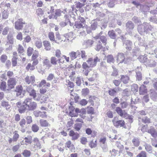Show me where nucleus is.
<instances>
[{"mask_svg": "<svg viewBox=\"0 0 157 157\" xmlns=\"http://www.w3.org/2000/svg\"><path fill=\"white\" fill-rule=\"evenodd\" d=\"M16 105L18 108L19 112L22 113L25 112L27 109L33 110L35 109L37 106L36 103L33 101L31 98H27L22 103L21 101L16 103Z\"/></svg>", "mask_w": 157, "mask_h": 157, "instance_id": "nucleus-1", "label": "nucleus"}, {"mask_svg": "<svg viewBox=\"0 0 157 157\" xmlns=\"http://www.w3.org/2000/svg\"><path fill=\"white\" fill-rule=\"evenodd\" d=\"M78 21H76L75 23V26L78 29L83 28L85 25L86 21L85 18L79 16L78 17Z\"/></svg>", "mask_w": 157, "mask_h": 157, "instance_id": "nucleus-2", "label": "nucleus"}, {"mask_svg": "<svg viewBox=\"0 0 157 157\" xmlns=\"http://www.w3.org/2000/svg\"><path fill=\"white\" fill-rule=\"evenodd\" d=\"M69 112L68 113V115L71 117H77L78 115V113L80 112L79 109L78 108L75 109L73 106H71L69 107Z\"/></svg>", "mask_w": 157, "mask_h": 157, "instance_id": "nucleus-3", "label": "nucleus"}, {"mask_svg": "<svg viewBox=\"0 0 157 157\" xmlns=\"http://www.w3.org/2000/svg\"><path fill=\"white\" fill-rule=\"evenodd\" d=\"M7 83L8 89L6 90H10L14 88L17 84V81L15 78H12L8 79Z\"/></svg>", "mask_w": 157, "mask_h": 157, "instance_id": "nucleus-4", "label": "nucleus"}, {"mask_svg": "<svg viewBox=\"0 0 157 157\" xmlns=\"http://www.w3.org/2000/svg\"><path fill=\"white\" fill-rule=\"evenodd\" d=\"M100 61V59L97 56L95 57L93 59L92 58H90L87 60V62L91 67H95L96 65L97 62Z\"/></svg>", "mask_w": 157, "mask_h": 157, "instance_id": "nucleus-5", "label": "nucleus"}, {"mask_svg": "<svg viewBox=\"0 0 157 157\" xmlns=\"http://www.w3.org/2000/svg\"><path fill=\"white\" fill-rule=\"evenodd\" d=\"M115 111L121 117L126 118L129 117V115L125 112V110H122L119 107H116Z\"/></svg>", "mask_w": 157, "mask_h": 157, "instance_id": "nucleus-6", "label": "nucleus"}, {"mask_svg": "<svg viewBox=\"0 0 157 157\" xmlns=\"http://www.w3.org/2000/svg\"><path fill=\"white\" fill-rule=\"evenodd\" d=\"M117 117H114L112 120V122L114 125L116 127H124L125 125V122L123 120L116 121Z\"/></svg>", "mask_w": 157, "mask_h": 157, "instance_id": "nucleus-7", "label": "nucleus"}, {"mask_svg": "<svg viewBox=\"0 0 157 157\" xmlns=\"http://www.w3.org/2000/svg\"><path fill=\"white\" fill-rule=\"evenodd\" d=\"M25 24L26 23L24 22H23V20L22 19H19L15 22V29L18 30H22L23 27V25Z\"/></svg>", "mask_w": 157, "mask_h": 157, "instance_id": "nucleus-8", "label": "nucleus"}, {"mask_svg": "<svg viewBox=\"0 0 157 157\" xmlns=\"http://www.w3.org/2000/svg\"><path fill=\"white\" fill-rule=\"evenodd\" d=\"M101 34L102 33L100 32L98 35L94 37V38L96 40L100 39V41L105 46L107 44V39L105 36H101Z\"/></svg>", "mask_w": 157, "mask_h": 157, "instance_id": "nucleus-9", "label": "nucleus"}, {"mask_svg": "<svg viewBox=\"0 0 157 157\" xmlns=\"http://www.w3.org/2000/svg\"><path fill=\"white\" fill-rule=\"evenodd\" d=\"M95 49L96 51H99L101 49H102L103 51H105L106 50H108V49L107 48H105V47H103L100 40L96 42Z\"/></svg>", "mask_w": 157, "mask_h": 157, "instance_id": "nucleus-10", "label": "nucleus"}, {"mask_svg": "<svg viewBox=\"0 0 157 157\" xmlns=\"http://www.w3.org/2000/svg\"><path fill=\"white\" fill-rule=\"evenodd\" d=\"M23 89L22 86L21 85H18L16 86L14 92L16 94V96L18 97L21 96L23 92Z\"/></svg>", "mask_w": 157, "mask_h": 157, "instance_id": "nucleus-11", "label": "nucleus"}, {"mask_svg": "<svg viewBox=\"0 0 157 157\" xmlns=\"http://www.w3.org/2000/svg\"><path fill=\"white\" fill-rule=\"evenodd\" d=\"M125 56L124 53H118L117 59V62L119 63H122L124 62L126 63V62L125 61Z\"/></svg>", "mask_w": 157, "mask_h": 157, "instance_id": "nucleus-12", "label": "nucleus"}, {"mask_svg": "<svg viewBox=\"0 0 157 157\" xmlns=\"http://www.w3.org/2000/svg\"><path fill=\"white\" fill-rule=\"evenodd\" d=\"M12 57L11 60L12 65L13 67H14L17 66L18 59V55L16 52H13Z\"/></svg>", "mask_w": 157, "mask_h": 157, "instance_id": "nucleus-13", "label": "nucleus"}, {"mask_svg": "<svg viewBox=\"0 0 157 157\" xmlns=\"http://www.w3.org/2000/svg\"><path fill=\"white\" fill-rule=\"evenodd\" d=\"M35 77L34 75L31 76L30 77L27 76L25 78V82L28 84H33L35 82Z\"/></svg>", "mask_w": 157, "mask_h": 157, "instance_id": "nucleus-14", "label": "nucleus"}, {"mask_svg": "<svg viewBox=\"0 0 157 157\" xmlns=\"http://www.w3.org/2000/svg\"><path fill=\"white\" fill-rule=\"evenodd\" d=\"M69 56L70 58L72 60L76 59L78 56H79L80 55V52L78 50L76 52H72L69 53Z\"/></svg>", "mask_w": 157, "mask_h": 157, "instance_id": "nucleus-15", "label": "nucleus"}, {"mask_svg": "<svg viewBox=\"0 0 157 157\" xmlns=\"http://www.w3.org/2000/svg\"><path fill=\"white\" fill-rule=\"evenodd\" d=\"M120 80L123 83L126 84L128 83L130 80V78L127 75H121Z\"/></svg>", "mask_w": 157, "mask_h": 157, "instance_id": "nucleus-16", "label": "nucleus"}, {"mask_svg": "<svg viewBox=\"0 0 157 157\" xmlns=\"http://www.w3.org/2000/svg\"><path fill=\"white\" fill-rule=\"evenodd\" d=\"M27 91L30 96H32L33 98H35L36 97V91L31 88L28 87L27 88Z\"/></svg>", "mask_w": 157, "mask_h": 157, "instance_id": "nucleus-17", "label": "nucleus"}, {"mask_svg": "<svg viewBox=\"0 0 157 157\" xmlns=\"http://www.w3.org/2000/svg\"><path fill=\"white\" fill-rule=\"evenodd\" d=\"M83 120L81 119L77 118L75 120V128H80L83 124Z\"/></svg>", "mask_w": 157, "mask_h": 157, "instance_id": "nucleus-18", "label": "nucleus"}, {"mask_svg": "<svg viewBox=\"0 0 157 157\" xmlns=\"http://www.w3.org/2000/svg\"><path fill=\"white\" fill-rule=\"evenodd\" d=\"M146 87L144 85H141L139 88V94L140 95H144L147 93Z\"/></svg>", "mask_w": 157, "mask_h": 157, "instance_id": "nucleus-19", "label": "nucleus"}, {"mask_svg": "<svg viewBox=\"0 0 157 157\" xmlns=\"http://www.w3.org/2000/svg\"><path fill=\"white\" fill-rule=\"evenodd\" d=\"M33 144L36 146L37 149H40L41 146L39 140L37 138H35L33 140Z\"/></svg>", "mask_w": 157, "mask_h": 157, "instance_id": "nucleus-20", "label": "nucleus"}, {"mask_svg": "<svg viewBox=\"0 0 157 157\" xmlns=\"http://www.w3.org/2000/svg\"><path fill=\"white\" fill-rule=\"evenodd\" d=\"M108 35L109 36L113 39H115L116 37V34L113 30H111L108 31Z\"/></svg>", "mask_w": 157, "mask_h": 157, "instance_id": "nucleus-21", "label": "nucleus"}, {"mask_svg": "<svg viewBox=\"0 0 157 157\" xmlns=\"http://www.w3.org/2000/svg\"><path fill=\"white\" fill-rule=\"evenodd\" d=\"M127 29L128 30H132L134 27V24L131 21H128L126 24Z\"/></svg>", "mask_w": 157, "mask_h": 157, "instance_id": "nucleus-22", "label": "nucleus"}, {"mask_svg": "<svg viewBox=\"0 0 157 157\" xmlns=\"http://www.w3.org/2000/svg\"><path fill=\"white\" fill-rule=\"evenodd\" d=\"M126 45V48L129 51H130L132 49V43L131 41L129 40H127L125 43Z\"/></svg>", "mask_w": 157, "mask_h": 157, "instance_id": "nucleus-23", "label": "nucleus"}, {"mask_svg": "<svg viewBox=\"0 0 157 157\" xmlns=\"http://www.w3.org/2000/svg\"><path fill=\"white\" fill-rule=\"evenodd\" d=\"M25 144H31L32 142V137L31 136H28L24 138Z\"/></svg>", "mask_w": 157, "mask_h": 157, "instance_id": "nucleus-24", "label": "nucleus"}, {"mask_svg": "<svg viewBox=\"0 0 157 157\" xmlns=\"http://www.w3.org/2000/svg\"><path fill=\"white\" fill-rule=\"evenodd\" d=\"M1 105L2 106L5 107L6 110H9L11 108L10 105H9L8 102L3 101L2 102Z\"/></svg>", "mask_w": 157, "mask_h": 157, "instance_id": "nucleus-25", "label": "nucleus"}, {"mask_svg": "<svg viewBox=\"0 0 157 157\" xmlns=\"http://www.w3.org/2000/svg\"><path fill=\"white\" fill-rule=\"evenodd\" d=\"M148 132L151 134V135L153 137L157 136V132L154 128H151L148 130Z\"/></svg>", "mask_w": 157, "mask_h": 157, "instance_id": "nucleus-26", "label": "nucleus"}, {"mask_svg": "<svg viewBox=\"0 0 157 157\" xmlns=\"http://www.w3.org/2000/svg\"><path fill=\"white\" fill-rule=\"evenodd\" d=\"M67 86L68 89L69 90L70 88L72 89V90H70V93H71L72 92H73L74 91V89L73 88L74 87V84L73 82L71 81H69L67 83ZM70 95L71 96H73L72 94L71 93Z\"/></svg>", "mask_w": 157, "mask_h": 157, "instance_id": "nucleus-27", "label": "nucleus"}, {"mask_svg": "<svg viewBox=\"0 0 157 157\" xmlns=\"http://www.w3.org/2000/svg\"><path fill=\"white\" fill-rule=\"evenodd\" d=\"M141 120L142 122L146 124L147 126V124L151 122L150 119L147 116H145L143 117Z\"/></svg>", "mask_w": 157, "mask_h": 157, "instance_id": "nucleus-28", "label": "nucleus"}, {"mask_svg": "<svg viewBox=\"0 0 157 157\" xmlns=\"http://www.w3.org/2000/svg\"><path fill=\"white\" fill-rule=\"evenodd\" d=\"M7 87L6 83L5 81H2L0 84V89L2 90L5 91Z\"/></svg>", "mask_w": 157, "mask_h": 157, "instance_id": "nucleus-29", "label": "nucleus"}, {"mask_svg": "<svg viewBox=\"0 0 157 157\" xmlns=\"http://www.w3.org/2000/svg\"><path fill=\"white\" fill-rule=\"evenodd\" d=\"M107 63H110L113 62L114 60L113 55H109L105 57Z\"/></svg>", "mask_w": 157, "mask_h": 157, "instance_id": "nucleus-30", "label": "nucleus"}, {"mask_svg": "<svg viewBox=\"0 0 157 157\" xmlns=\"http://www.w3.org/2000/svg\"><path fill=\"white\" fill-rule=\"evenodd\" d=\"M7 39L8 41L7 43H9L10 44H12L14 42V39L13 36L11 34H9L7 36Z\"/></svg>", "mask_w": 157, "mask_h": 157, "instance_id": "nucleus-31", "label": "nucleus"}, {"mask_svg": "<svg viewBox=\"0 0 157 157\" xmlns=\"http://www.w3.org/2000/svg\"><path fill=\"white\" fill-rule=\"evenodd\" d=\"M35 65H33V63L31 64L30 63H29L26 67V69L27 71L29 70L31 71H33L35 69Z\"/></svg>", "mask_w": 157, "mask_h": 157, "instance_id": "nucleus-32", "label": "nucleus"}, {"mask_svg": "<svg viewBox=\"0 0 157 157\" xmlns=\"http://www.w3.org/2000/svg\"><path fill=\"white\" fill-rule=\"evenodd\" d=\"M144 146L145 147V149L149 153L151 152L152 150V147L150 145L147 143H145L144 145Z\"/></svg>", "mask_w": 157, "mask_h": 157, "instance_id": "nucleus-33", "label": "nucleus"}, {"mask_svg": "<svg viewBox=\"0 0 157 157\" xmlns=\"http://www.w3.org/2000/svg\"><path fill=\"white\" fill-rule=\"evenodd\" d=\"M61 13L60 10H56L55 15L54 16V17H53L52 16L51 17H50V19L53 17L55 18V19H56L57 17L60 16L61 15Z\"/></svg>", "mask_w": 157, "mask_h": 157, "instance_id": "nucleus-34", "label": "nucleus"}, {"mask_svg": "<svg viewBox=\"0 0 157 157\" xmlns=\"http://www.w3.org/2000/svg\"><path fill=\"white\" fill-rule=\"evenodd\" d=\"M22 154L25 157H29L31 155V152L27 150H25L22 153Z\"/></svg>", "mask_w": 157, "mask_h": 157, "instance_id": "nucleus-35", "label": "nucleus"}, {"mask_svg": "<svg viewBox=\"0 0 157 157\" xmlns=\"http://www.w3.org/2000/svg\"><path fill=\"white\" fill-rule=\"evenodd\" d=\"M33 48L31 47H29L27 50V56H30L33 51Z\"/></svg>", "mask_w": 157, "mask_h": 157, "instance_id": "nucleus-36", "label": "nucleus"}, {"mask_svg": "<svg viewBox=\"0 0 157 157\" xmlns=\"http://www.w3.org/2000/svg\"><path fill=\"white\" fill-rule=\"evenodd\" d=\"M17 51L18 53L22 54L24 52L25 50L23 46L19 44L18 45Z\"/></svg>", "mask_w": 157, "mask_h": 157, "instance_id": "nucleus-37", "label": "nucleus"}, {"mask_svg": "<svg viewBox=\"0 0 157 157\" xmlns=\"http://www.w3.org/2000/svg\"><path fill=\"white\" fill-rule=\"evenodd\" d=\"M89 145L91 148L95 147L97 146V140H96L94 141L93 140L90 141L89 144Z\"/></svg>", "mask_w": 157, "mask_h": 157, "instance_id": "nucleus-38", "label": "nucleus"}, {"mask_svg": "<svg viewBox=\"0 0 157 157\" xmlns=\"http://www.w3.org/2000/svg\"><path fill=\"white\" fill-rule=\"evenodd\" d=\"M132 142L134 144V146L136 147L139 146L140 144V141L138 138H134L132 140Z\"/></svg>", "mask_w": 157, "mask_h": 157, "instance_id": "nucleus-39", "label": "nucleus"}, {"mask_svg": "<svg viewBox=\"0 0 157 157\" xmlns=\"http://www.w3.org/2000/svg\"><path fill=\"white\" fill-rule=\"evenodd\" d=\"M25 28L23 30L24 32L25 33H29V29H32V27L29 25H27L26 23L25 24Z\"/></svg>", "mask_w": 157, "mask_h": 157, "instance_id": "nucleus-40", "label": "nucleus"}, {"mask_svg": "<svg viewBox=\"0 0 157 157\" xmlns=\"http://www.w3.org/2000/svg\"><path fill=\"white\" fill-rule=\"evenodd\" d=\"M9 30V27L8 26L6 27L3 29L2 32V34L3 35H6L7 34Z\"/></svg>", "mask_w": 157, "mask_h": 157, "instance_id": "nucleus-41", "label": "nucleus"}, {"mask_svg": "<svg viewBox=\"0 0 157 157\" xmlns=\"http://www.w3.org/2000/svg\"><path fill=\"white\" fill-rule=\"evenodd\" d=\"M7 59V56L6 55H2L0 58V60L2 63H5Z\"/></svg>", "mask_w": 157, "mask_h": 157, "instance_id": "nucleus-42", "label": "nucleus"}, {"mask_svg": "<svg viewBox=\"0 0 157 157\" xmlns=\"http://www.w3.org/2000/svg\"><path fill=\"white\" fill-rule=\"evenodd\" d=\"M106 138L105 137H101L100 138L99 140L100 145H102L107 144L106 142Z\"/></svg>", "mask_w": 157, "mask_h": 157, "instance_id": "nucleus-43", "label": "nucleus"}, {"mask_svg": "<svg viewBox=\"0 0 157 157\" xmlns=\"http://www.w3.org/2000/svg\"><path fill=\"white\" fill-rule=\"evenodd\" d=\"M14 133L13 138V142H16L19 138V134L17 133V131H16L14 132Z\"/></svg>", "mask_w": 157, "mask_h": 157, "instance_id": "nucleus-44", "label": "nucleus"}, {"mask_svg": "<svg viewBox=\"0 0 157 157\" xmlns=\"http://www.w3.org/2000/svg\"><path fill=\"white\" fill-rule=\"evenodd\" d=\"M89 92V90L87 88L82 89V94L84 96H86L88 94Z\"/></svg>", "mask_w": 157, "mask_h": 157, "instance_id": "nucleus-45", "label": "nucleus"}, {"mask_svg": "<svg viewBox=\"0 0 157 157\" xmlns=\"http://www.w3.org/2000/svg\"><path fill=\"white\" fill-rule=\"evenodd\" d=\"M136 79L138 81H140L142 79V75L141 72H138L136 73Z\"/></svg>", "mask_w": 157, "mask_h": 157, "instance_id": "nucleus-46", "label": "nucleus"}, {"mask_svg": "<svg viewBox=\"0 0 157 157\" xmlns=\"http://www.w3.org/2000/svg\"><path fill=\"white\" fill-rule=\"evenodd\" d=\"M87 113L88 114H93L94 113V108L91 107H87Z\"/></svg>", "mask_w": 157, "mask_h": 157, "instance_id": "nucleus-47", "label": "nucleus"}, {"mask_svg": "<svg viewBox=\"0 0 157 157\" xmlns=\"http://www.w3.org/2000/svg\"><path fill=\"white\" fill-rule=\"evenodd\" d=\"M136 157H147L146 153L142 151L136 156Z\"/></svg>", "mask_w": 157, "mask_h": 157, "instance_id": "nucleus-48", "label": "nucleus"}, {"mask_svg": "<svg viewBox=\"0 0 157 157\" xmlns=\"http://www.w3.org/2000/svg\"><path fill=\"white\" fill-rule=\"evenodd\" d=\"M6 75L7 77L10 79L14 75V73L13 71H7L6 73Z\"/></svg>", "mask_w": 157, "mask_h": 157, "instance_id": "nucleus-49", "label": "nucleus"}, {"mask_svg": "<svg viewBox=\"0 0 157 157\" xmlns=\"http://www.w3.org/2000/svg\"><path fill=\"white\" fill-rule=\"evenodd\" d=\"M116 93L117 92L116 90H115L114 89H110L108 90V93L111 96H114Z\"/></svg>", "mask_w": 157, "mask_h": 157, "instance_id": "nucleus-50", "label": "nucleus"}, {"mask_svg": "<svg viewBox=\"0 0 157 157\" xmlns=\"http://www.w3.org/2000/svg\"><path fill=\"white\" fill-rule=\"evenodd\" d=\"M43 45L45 47V48L47 50L49 49V43L48 41L45 40L43 41Z\"/></svg>", "mask_w": 157, "mask_h": 157, "instance_id": "nucleus-51", "label": "nucleus"}, {"mask_svg": "<svg viewBox=\"0 0 157 157\" xmlns=\"http://www.w3.org/2000/svg\"><path fill=\"white\" fill-rule=\"evenodd\" d=\"M39 56V53L38 51H35V52L32 55L31 59H37Z\"/></svg>", "mask_w": 157, "mask_h": 157, "instance_id": "nucleus-52", "label": "nucleus"}, {"mask_svg": "<svg viewBox=\"0 0 157 157\" xmlns=\"http://www.w3.org/2000/svg\"><path fill=\"white\" fill-rule=\"evenodd\" d=\"M2 18L3 19H6L8 17V13L5 10L3 11L2 13Z\"/></svg>", "mask_w": 157, "mask_h": 157, "instance_id": "nucleus-53", "label": "nucleus"}, {"mask_svg": "<svg viewBox=\"0 0 157 157\" xmlns=\"http://www.w3.org/2000/svg\"><path fill=\"white\" fill-rule=\"evenodd\" d=\"M51 63L53 65H56L57 64V60L56 58L55 57H52L51 59Z\"/></svg>", "mask_w": 157, "mask_h": 157, "instance_id": "nucleus-54", "label": "nucleus"}, {"mask_svg": "<svg viewBox=\"0 0 157 157\" xmlns=\"http://www.w3.org/2000/svg\"><path fill=\"white\" fill-rule=\"evenodd\" d=\"M40 122L41 126L42 127H46L48 125V123L45 120H40Z\"/></svg>", "mask_w": 157, "mask_h": 157, "instance_id": "nucleus-55", "label": "nucleus"}, {"mask_svg": "<svg viewBox=\"0 0 157 157\" xmlns=\"http://www.w3.org/2000/svg\"><path fill=\"white\" fill-rule=\"evenodd\" d=\"M85 3H81V2H77L76 4V7L78 9V8H80L82 7L83 6H85Z\"/></svg>", "mask_w": 157, "mask_h": 157, "instance_id": "nucleus-56", "label": "nucleus"}, {"mask_svg": "<svg viewBox=\"0 0 157 157\" xmlns=\"http://www.w3.org/2000/svg\"><path fill=\"white\" fill-rule=\"evenodd\" d=\"M91 71V69L90 68L83 69V72L84 74L86 76L88 75V73L90 71Z\"/></svg>", "mask_w": 157, "mask_h": 157, "instance_id": "nucleus-57", "label": "nucleus"}, {"mask_svg": "<svg viewBox=\"0 0 157 157\" xmlns=\"http://www.w3.org/2000/svg\"><path fill=\"white\" fill-rule=\"evenodd\" d=\"M100 146L102 148V149L104 152H107L108 151V148L107 144L101 145Z\"/></svg>", "mask_w": 157, "mask_h": 157, "instance_id": "nucleus-58", "label": "nucleus"}, {"mask_svg": "<svg viewBox=\"0 0 157 157\" xmlns=\"http://www.w3.org/2000/svg\"><path fill=\"white\" fill-rule=\"evenodd\" d=\"M74 121L72 119H71L70 121H68L67 124V127H71L74 124Z\"/></svg>", "mask_w": 157, "mask_h": 157, "instance_id": "nucleus-59", "label": "nucleus"}, {"mask_svg": "<svg viewBox=\"0 0 157 157\" xmlns=\"http://www.w3.org/2000/svg\"><path fill=\"white\" fill-rule=\"evenodd\" d=\"M20 146V144L19 143L18 144L13 146L12 149L13 151L14 152H16L19 149Z\"/></svg>", "mask_w": 157, "mask_h": 157, "instance_id": "nucleus-60", "label": "nucleus"}, {"mask_svg": "<svg viewBox=\"0 0 157 157\" xmlns=\"http://www.w3.org/2000/svg\"><path fill=\"white\" fill-rule=\"evenodd\" d=\"M113 83L116 86H118L121 84V81L119 80H114Z\"/></svg>", "mask_w": 157, "mask_h": 157, "instance_id": "nucleus-61", "label": "nucleus"}, {"mask_svg": "<svg viewBox=\"0 0 157 157\" xmlns=\"http://www.w3.org/2000/svg\"><path fill=\"white\" fill-rule=\"evenodd\" d=\"M46 86H48V85H46V81L44 80H42L39 84V87H43Z\"/></svg>", "mask_w": 157, "mask_h": 157, "instance_id": "nucleus-62", "label": "nucleus"}, {"mask_svg": "<svg viewBox=\"0 0 157 157\" xmlns=\"http://www.w3.org/2000/svg\"><path fill=\"white\" fill-rule=\"evenodd\" d=\"M26 119L27 124H30L33 121L32 117L30 116H27L26 117Z\"/></svg>", "mask_w": 157, "mask_h": 157, "instance_id": "nucleus-63", "label": "nucleus"}, {"mask_svg": "<svg viewBox=\"0 0 157 157\" xmlns=\"http://www.w3.org/2000/svg\"><path fill=\"white\" fill-rule=\"evenodd\" d=\"M61 55V53L60 50L59 49H57L55 51V56L58 58L60 57Z\"/></svg>", "mask_w": 157, "mask_h": 157, "instance_id": "nucleus-64", "label": "nucleus"}]
</instances>
